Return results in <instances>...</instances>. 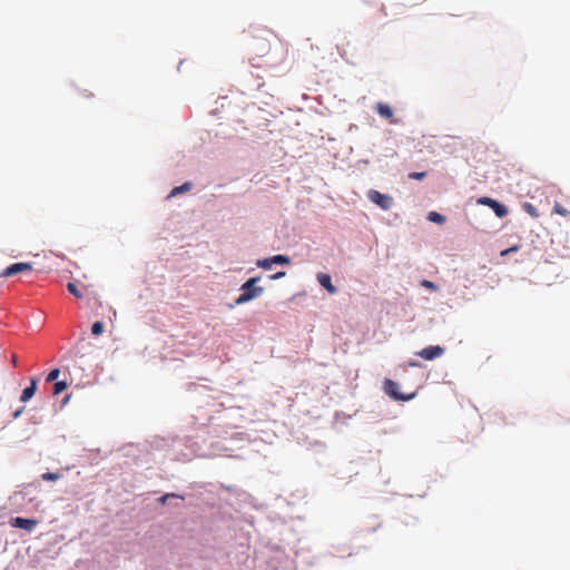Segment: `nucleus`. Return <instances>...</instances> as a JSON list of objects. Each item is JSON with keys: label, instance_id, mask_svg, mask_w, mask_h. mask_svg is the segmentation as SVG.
Listing matches in <instances>:
<instances>
[{"label": "nucleus", "instance_id": "nucleus-9", "mask_svg": "<svg viewBox=\"0 0 570 570\" xmlns=\"http://www.w3.org/2000/svg\"><path fill=\"white\" fill-rule=\"evenodd\" d=\"M375 110L382 118L390 120L391 124H396V120L393 118V109L390 105L385 102H377L375 105Z\"/></svg>", "mask_w": 570, "mask_h": 570}, {"label": "nucleus", "instance_id": "nucleus-22", "mask_svg": "<svg viewBox=\"0 0 570 570\" xmlns=\"http://www.w3.org/2000/svg\"><path fill=\"white\" fill-rule=\"evenodd\" d=\"M426 176L425 171H413L409 174L410 179L421 180Z\"/></svg>", "mask_w": 570, "mask_h": 570}, {"label": "nucleus", "instance_id": "nucleus-23", "mask_svg": "<svg viewBox=\"0 0 570 570\" xmlns=\"http://www.w3.org/2000/svg\"><path fill=\"white\" fill-rule=\"evenodd\" d=\"M272 264L273 263L271 261V257L257 262V266L265 268V269L271 268Z\"/></svg>", "mask_w": 570, "mask_h": 570}, {"label": "nucleus", "instance_id": "nucleus-8", "mask_svg": "<svg viewBox=\"0 0 570 570\" xmlns=\"http://www.w3.org/2000/svg\"><path fill=\"white\" fill-rule=\"evenodd\" d=\"M11 525L14 528L23 529L27 531H32L37 525L38 521L35 519H26L21 517H16L10 521Z\"/></svg>", "mask_w": 570, "mask_h": 570}, {"label": "nucleus", "instance_id": "nucleus-29", "mask_svg": "<svg viewBox=\"0 0 570 570\" xmlns=\"http://www.w3.org/2000/svg\"><path fill=\"white\" fill-rule=\"evenodd\" d=\"M21 412H22V410L17 411V412L13 414V416H14V417H18V416L20 415V413H21Z\"/></svg>", "mask_w": 570, "mask_h": 570}, {"label": "nucleus", "instance_id": "nucleus-4", "mask_svg": "<svg viewBox=\"0 0 570 570\" xmlns=\"http://www.w3.org/2000/svg\"><path fill=\"white\" fill-rule=\"evenodd\" d=\"M367 197L372 203L376 204L384 210L390 209L393 205V198L390 195L382 194L375 189H371L367 193Z\"/></svg>", "mask_w": 570, "mask_h": 570}, {"label": "nucleus", "instance_id": "nucleus-20", "mask_svg": "<svg viewBox=\"0 0 570 570\" xmlns=\"http://www.w3.org/2000/svg\"><path fill=\"white\" fill-rule=\"evenodd\" d=\"M421 286H422V287H424V288H426V289H430V291H432V292L438 291V286H436L433 282L428 281V279H423V281L421 282Z\"/></svg>", "mask_w": 570, "mask_h": 570}, {"label": "nucleus", "instance_id": "nucleus-19", "mask_svg": "<svg viewBox=\"0 0 570 570\" xmlns=\"http://www.w3.org/2000/svg\"><path fill=\"white\" fill-rule=\"evenodd\" d=\"M104 332V323L95 322L91 326V333L96 336L100 335Z\"/></svg>", "mask_w": 570, "mask_h": 570}, {"label": "nucleus", "instance_id": "nucleus-3", "mask_svg": "<svg viewBox=\"0 0 570 570\" xmlns=\"http://www.w3.org/2000/svg\"><path fill=\"white\" fill-rule=\"evenodd\" d=\"M383 387H384V392L389 396H391L393 400H396V401H409V400H412L415 395L414 393H411V394L400 393L399 384L391 379H385V381L383 383Z\"/></svg>", "mask_w": 570, "mask_h": 570}, {"label": "nucleus", "instance_id": "nucleus-11", "mask_svg": "<svg viewBox=\"0 0 570 570\" xmlns=\"http://www.w3.org/2000/svg\"><path fill=\"white\" fill-rule=\"evenodd\" d=\"M318 283L330 293L335 294L336 287L332 284L331 276L328 274L320 273L317 275Z\"/></svg>", "mask_w": 570, "mask_h": 570}, {"label": "nucleus", "instance_id": "nucleus-7", "mask_svg": "<svg viewBox=\"0 0 570 570\" xmlns=\"http://www.w3.org/2000/svg\"><path fill=\"white\" fill-rule=\"evenodd\" d=\"M444 354V348L439 345H431L428 346L419 352H416V355L426 360L432 361L438 357H441Z\"/></svg>", "mask_w": 570, "mask_h": 570}, {"label": "nucleus", "instance_id": "nucleus-2", "mask_svg": "<svg viewBox=\"0 0 570 570\" xmlns=\"http://www.w3.org/2000/svg\"><path fill=\"white\" fill-rule=\"evenodd\" d=\"M271 46L267 39L263 37H256L254 38L249 45L248 50L253 57L250 60H255V58H261L266 56L269 52Z\"/></svg>", "mask_w": 570, "mask_h": 570}, {"label": "nucleus", "instance_id": "nucleus-16", "mask_svg": "<svg viewBox=\"0 0 570 570\" xmlns=\"http://www.w3.org/2000/svg\"><path fill=\"white\" fill-rule=\"evenodd\" d=\"M553 213L560 215V216H563V217H568L570 216V212L564 208L561 204L559 203H556L554 206H553Z\"/></svg>", "mask_w": 570, "mask_h": 570}, {"label": "nucleus", "instance_id": "nucleus-28", "mask_svg": "<svg viewBox=\"0 0 570 570\" xmlns=\"http://www.w3.org/2000/svg\"><path fill=\"white\" fill-rule=\"evenodd\" d=\"M11 362L14 366L17 365V355H12Z\"/></svg>", "mask_w": 570, "mask_h": 570}, {"label": "nucleus", "instance_id": "nucleus-27", "mask_svg": "<svg viewBox=\"0 0 570 570\" xmlns=\"http://www.w3.org/2000/svg\"><path fill=\"white\" fill-rule=\"evenodd\" d=\"M285 276V272H278L271 276V279H277Z\"/></svg>", "mask_w": 570, "mask_h": 570}, {"label": "nucleus", "instance_id": "nucleus-10", "mask_svg": "<svg viewBox=\"0 0 570 570\" xmlns=\"http://www.w3.org/2000/svg\"><path fill=\"white\" fill-rule=\"evenodd\" d=\"M37 384H38V380L36 377H31L30 386L26 387L20 395L21 402H28L29 400H31L33 397V395L37 391Z\"/></svg>", "mask_w": 570, "mask_h": 570}, {"label": "nucleus", "instance_id": "nucleus-5", "mask_svg": "<svg viewBox=\"0 0 570 570\" xmlns=\"http://www.w3.org/2000/svg\"><path fill=\"white\" fill-rule=\"evenodd\" d=\"M478 203L490 207L499 218H503L509 214L508 207L493 198L481 197Z\"/></svg>", "mask_w": 570, "mask_h": 570}, {"label": "nucleus", "instance_id": "nucleus-17", "mask_svg": "<svg viewBox=\"0 0 570 570\" xmlns=\"http://www.w3.org/2000/svg\"><path fill=\"white\" fill-rule=\"evenodd\" d=\"M273 264L287 265L289 264V258L285 255H275L271 257Z\"/></svg>", "mask_w": 570, "mask_h": 570}, {"label": "nucleus", "instance_id": "nucleus-6", "mask_svg": "<svg viewBox=\"0 0 570 570\" xmlns=\"http://www.w3.org/2000/svg\"><path fill=\"white\" fill-rule=\"evenodd\" d=\"M32 268H33L32 264H30V263H14V264L8 266L7 268H4L0 273V277H11L19 273L31 272Z\"/></svg>", "mask_w": 570, "mask_h": 570}, {"label": "nucleus", "instance_id": "nucleus-18", "mask_svg": "<svg viewBox=\"0 0 570 570\" xmlns=\"http://www.w3.org/2000/svg\"><path fill=\"white\" fill-rule=\"evenodd\" d=\"M66 389H67V383L65 381H58L53 385V394L58 395Z\"/></svg>", "mask_w": 570, "mask_h": 570}, {"label": "nucleus", "instance_id": "nucleus-25", "mask_svg": "<svg viewBox=\"0 0 570 570\" xmlns=\"http://www.w3.org/2000/svg\"><path fill=\"white\" fill-rule=\"evenodd\" d=\"M518 249H519V246H518V245H515V246H512V247H510V248H508V249L503 250V252L501 253V255H502V256H504V255H508V254H510V253L517 252Z\"/></svg>", "mask_w": 570, "mask_h": 570}, {"label": "nucleus", "instance_id": "nucleus-13", "mask_svg": "<svg viewBox=\"0 0 570 570\" xmlns=\"http://www.w3.org/2000/svg\"><path fill=\"white\" fill-rule=\"evenodd\" d=\"M522 208L525 213H528L531 217L533 218H538L539 217V212L538 209L535 208L534 205H532L531 203H523L522 204Z\"/></svg>", "mask_w": 570, "mask_h": 570}, {"label": "nucleus", "instance_id": "nucleus-14", "mask_svg": "<svg viewBox=\"0 0 570 570\" xmlns=\"http://www.w3.org/2000/svg\"><path fill=\"white\" fill-rule=\"evenodd\" d=\"M428 218H429V220L436 223V224H443L445 222V217L436 212L429 213Z\"/></svg>", "mask_w": 570, "mask_h": 570}, {"label": "nucleus", "instance_id": "nucleus-1", "mask_svg": "<svg viewBox=\"0 0 570 570\" xmlns=\"http://www.w3.org/2000/svg\"><path fill=\"white\" fill-rule=\"evenodd\" d=\"M259 279V277H252L240 286L242 293L235 301L237 305H242L257 298L264 293V287L257 286Z\"/></svg>", "mask_w": 570, "mask_h": 570}, {"label": "nucleus", "instance_id": "nucleus-26", "mask_svg": "<svg viewBox=\"0 0 570 570\" xmlns=\"http://www.w3.org/2000/svg\"><path fill=\"white\" fill-rule=\"evenodd\" d=\"M175 497H177V495H176V494H174V493H167V494L163 495V497L159 499V501L164 504V503H166V501H167V499H168V498H175Z\"/></svg>", "mask_w": 570, "mask_h": 570}, {"label": "nucleus", "instance_id": "nucleus-12", "mask_svg": "<svg viewBox=\"0 0 570 570\" xmlns=\"http://www.w3.org/2000/svg\"><path fill=\"white\" fill-rule=\"evenodd\" d=\"M193 187V184L190 181H186L184 183L183 185L178 186V187H175L171 189L170 194H169V197H174L178 194H181V193H185V191H188L190 190Z\"/></svg>", "mask_w": 570, "mask_h": 570}, {"label": "nucleus", "instance_id": "nucleus-15", "mask_svg": "<svg viewBox=\"0 0 570 570\" xmlns=\"http://www.w3.org/2000/svg\"><path fill=\"white\" fill-rule=\"evenodd\" d=\"M67 289L76 298H81L82 297V293L79 291V288L77 287V285L75 283L69 282L67 284Z\"/></svg>", "mask_w": 570, "mask_h": 570}, {"label": "nucleus", "instance_id": "nucleus-24", "mask_svg": "<svg viewBox=\"0 0 570 570\" xmlns=\"http://www.w3.org/2000/svg\"><path fill=\"white\" fill-rule=\"evenodd\" d=\"M41 478L46 481H56L59 479V474L47 472V473H43Z\"/></svg>", "mask_w": 570, "mask_h": 570}, {"label": "nucleus", "instance_id": "nucleus-21", "mask_svg": "<svg viewBox=\"0 0 570 570\" xmlns=\"http://www.w3.org/2000/svg\"><path fill=\"white\" fill-rule=\"evenodd\" d=\"M60 375V370L59 368H53L51 370L48 375H47V381L48 382H52V381H56Z\"/></svg>", "mask_w": 570, "mask_h": 570}]
</instances>
